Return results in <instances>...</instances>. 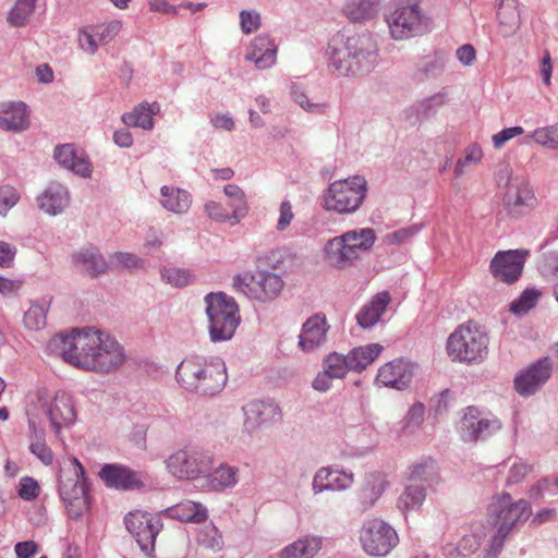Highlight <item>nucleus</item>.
<instances>
[{
	"label": "nucleus",
	"mask_w": 558,
	"mask_h": 558,
	"mask_svg": "<svg viewBox=\"0 0 558 558\" xmlns=\"http://www.w3.org/2000/svg\"><path fill=\"white\" fill-rule=\"evenodd\" d=\"M19 192L10 185L0 187V215L4 216L19 202Z\"/></svg>",
	"instance_id": "55"
},
{
	"label": "nucleus",
	"mask_w": 558,
	"mask_h": 558,
	"mask_svg": "<svg viewBox=\"0 0 558 558\" xmlns=\"http://www.w3.org/2000/svg\"><path fill=\"white\" fill-rule=\"evenodd\" d=\"M381 0H351L345 5L347 16L353 22L372 19L377 13Z\"/></svg>",
	"instance_id": "39"
},
{
	"label": "nucleus",
	"mask_w": 558,
	"mask_h": 558,
	"mask_svg": "<svg viewBox=\"0 0 558 558\" xmlns=\"http://www.w3.org/2000/svg\"><path fill=\"white\" fill-rule=\"evenodd\" d=\"M53 157L59 165L82 178H89L92 175L90 162L83 154H77L74 144L57 145Z\"/></svg>",
	"instance_id": "25"
},
{
	"label": "nucleus",
	"mask_w": 558,
	"mask_h": 558,
	"mask_svg": "<svg viewBox=\"0 0 558 558\" xmlns=\"http://www.w3.org/2000/svg\"><path fill=\"white\" fill-rule=\"evenodd\" d=\"M523 132V128L521 126L506 128L493 136L494 146L496 148H500L505 145L506 142L518 135H521Z\"/></svg>",
	"instance_id": "60"
},
{
	"label": "nucleus",
	"mask_w": 558,
	"mask_h": 558,
	"mask_svg": "<svg viewBox=\"0 0 558 558\" xmlns=\"http://www.w3.org/2000/svg\"><path fill=\"white\" fill-rule=\"evenodd\" d=\"M489 338L477 324L468 322L460 325L448 337L446 351L453 362L477 364L488 354Z\"/></svg>",
	"instance_id": "6"
},
{
	"label": "nucleus",
	"mask_w": 558,
	"mask_h": 558,
	"mask_svg": "<svg viewBox=\"0 0 558 558\" xmlns=\"http://www.w3.org/2000/svg\"><path fill=\"white\" fill-rule=\"evenodd\" d=\"M36 0H16L10 10L7 21L13 27L24 26L34 13Z\"/></svg>",
	"instance_id": "43"
},
{
	"label": "nucleus",
	"mask_w": 558,
	"mask_h": 558,
	"mask_svg": "<svg viewBox=\"0 0 558 558\" xmlns=\"http://www.w3.org/2000/svg\"><path fill=\"white\" fill-rule=\"evenodd\" d=\"M330 326L325 314L316 313L305 320L299 336V347L306 352L314 351L326 342Z\"/></svg>",
	"instance_id": "22"
},
{
	"label": "nucleus",
	"mask_w": 558,
	"mask_h": 558,
	"mask_svg": "<svg viewBox=\"0 0 558 558\" xmlns=\"http://www.w3.org/2000/svg\"><path fill=\"white\" fill-rule=\"evenodd\" d=\"M98 475L108 488L131 492L145 487L142 473L123 464L107 463L102 465Z\"/></svg>",
	"instance_id": "18"
},
{
	"label": "nucleus",
	"mask_w": 558,
	"mask_h": 558,
	"mask_svg": "<svg viewBox=\"0 0 558 558\" xmlns=\"http://www.w3.org/2000/svg\"><path fill=\"white\" fill-rule=\"evenodd\" d=\"M213 463L211 453L197 447L178 450L166 460L167 468L172 475L187 481L205 477L211 471Z\"/></svg>",
	"instance_id": "12"
},
{
	"label": "nucleus",
	"mask_w": 558,
	"mask_h": 558,
	"mask_svg": "<svg viewBox=\"0 0 558 558\" xmlns=\"http://www.w3.org/2000/svg\"><path fill=\"white\" fill-rule=\"evenodd\" d=\"M324 369L332 378H343L348 371L351 369L349 356L337 352L328 354L324 360Z\"/></svg>",
	"instance_id": "44"
},
{
	"label": "nucleus",
	"mask_w": 558,
	"mask_h": 558,
	"mask_svg": "<svg viewBox=\"0 0 558 558\" xmlns=\"http://www.w3.org/2000/svg\"><path fill=\"white\" fill-rule=\"evenodd\" d=\"M447 54L444 51H435L422 57L416 63L413 80L424 82L440 75L446 66Z\"/></svg>",
	"instance_id": "30"
},
{
	"label": "nucleus",
	"mask_w": 558,
	"mask_h": 558,
	"mask_svg": "<svg viewBox=\"0 0 558 558\" xmlns=\"http://www.w3.org/2000/svg\"><path fill=\"white\" fill-rule=\"evenodd\" d=\"M531 515L532 507L529 500H514L507 492L494 495L487 508V521L496 529L490 539L489 555L498 556L509 534Z\"/></svg>",
	"instance_id": "4"
},
{
	"label": "nucleus",
	"mask_w": 558,
	"mask_h": 558,
	"mask_svg": "<svg viewBox=\"0 0 558 558\" xmlns=\"http://www.w3.org/2000/svg\"><path fill=\"white\" fill-rule=\"evenodd\" d=\"M243 412L245 415L244 426L250 432L281 418V410L274 400H253L243 407Z\"/></svg>",
	"instance_id": "20"
},
{
	"label": "nucleus",
	"mask_w": 558,
	"mask_h": 558,
	"mask_svg": "<svg viewBox=\"0 0 558 558\" xmlns=\"http://www.w3.org/2000/svg\"><path fill=\"white\" fill-rule=\"evenodd\" d=\"M504 202L508 213L513 217H519L532 209L537 201L529 182L521 180L517 184H511Z\"/></svg>",
	"instance_id": "24"
},
{
	"label": "nucleus",
	"mask_w": 558,
	"mask_h": 558,
	"mask_svg": "<svg viewBox=\"0 0 558 558\" xmlns=\"http://www.w3.org/2000/svg\"><path fill=\"white\" fill-rule=\"evenodd\" d=\"M208 331L213 342L230 340L241 323L239 305L225 292H210L205 299Z\"/></svg>",
	"instance_id": "7"
},
{
	"label": "nucleus",
	"mask_w": 558,
	"mask_h": 558,
	"mask_svg": "<svg viewBox=\"0 0 558 558\" xmlns=\"http://www.w3.org/2000/svg\"><path fill=\"white\" fill-rule=\"evenodd\" d=\"M73 266L81 272L95 278L107 271L104 256L95 247H83L71 255Z\"/></svg>",
	"instance_id": "27"
},
{
	"label": "nucleus",
	"mask_w": 558,
	"mask_h": 558,
	"mask_svg": "<svg viewBox=\"0 0 558 558\" xmlns=\"http://www.w3.org/2000/svg\"><path fill=\"white\" fill-rule=\"evenodd\" d=\"M277 47L269 35L262 34L254 38L251 45V51L247 58L256 64L258 69H267L276 61Z\"/></svg>",
	"instance_id": "28"
},
{
	"label": "nucleus",
	"mask_w": 558,
	"mask_h": 558,
	"mask_svg": "<svg viewBox=\"0 0 558 558\" xmlns=\"http://www.w3.org/2000/svg\"><path fill=\"white\" fill-rule=\"evenodd\" d=\"M232 287L236 292L243 293L252 300L268 303L280 296L284 281L280 274L257 266L253 272L245 271L235 275Z\"/></svg>",
	"instance_id": "10"
},
{
	"label": "nucleus",
	"mask_w": 558,
	"mask_h": 558,
	"mask_svg": "<svg viewBox=\"0 0 558 558\" xmlns=\"http://www.w3.org/2000/svg\"><path fill=\"white\" fill-rule=\"evenodd\" d=\"M390 35L396 40L421 36L432 28V20L415 0H392L385 13Z\"/></svg>",
	"instance_id": "5"
},
{
	"label": "nucleus",
	"mask_w": 558,
	"mask_h": 558,
	"mask_svg": "<svg viewBox=\"0 0 558 558\" xmlns=\"http://www.w3.org/2000/svg\"><path fill=\"white\" fill-rule=\"evenodd\" d=\"M205 210L207 215L217 221L225 222L232 218V215L219 203L209 201L205 204Z\"/></svg>",
	"instance_id": "58"
},
{
	"label": "nucleus",
	"mask_w": 558,
	"mask_h": 558,
	"mask_svg": "<svg viewBox=\"0 0 558 558\" xmlns=\"http://www.w3.org/2000/svg\"><path fill=\"white\" fill-rule=\"evenodd\" d=\"M538 269L544 276H554L558 278V253H544L538 263Z\"/></svg>",
	"instance_id": "56"
},
{
	"label": "nucleus",
	"mask_w": 558,
	"mask_h": 558,
	"mask_svg": "<svg viewBox=\"0 0 558 558\" xmlns=\"http://www.w3.org/2000/svg\"><path fill=\"white\" fill-rule=\"evenodd\" d=\"M532 468L523 462L514 463L507 477V485L518 484L531 472Z\"/></svg>",
	"instance_id": "59"
},
{
	"label": "nucleus",
	"mask_w": 558,
	"mask_h": 558,
	"mask_svg": "<svg viewBox=\"0 0 558 558\" xmlns=\"http://www.w3.org/2000/svg\"><path fill=\"white\" fill-rule=\"evenodd\" d=\"M153 110L148 102H142L136 106L131 112L122 116V121L128 126L142 128L150 130L154 126Z\"/></svg>",
	"instance_id": "38"
},
{
	"label": "nucleus",
	"mask_w": 558,
	"mask_h": 558,
	"mask_svg": "<svg viewBox=\"0 0 558 558\" xmlns=\"http://www.w3.org/2000/svg\"><path fill=\"white\" fill-rule=\"evenodd\" d=\"M160 203L162 207L169 211L183 214L191 207L192 197L185 190L165 185L160 189Z\"/></svg>",
	"instance_id": "33"
},
{
	"label": "nucleus",
	"mask_w": 558,
	"mask_h": 558,
	"mask_svg": "<svg viewBox=\"0 0 558 558\" xmlns=\"http://www.w3.org/2000/svg\"><path fill=\"white\" fill-rule=\"evenodd\" d=\"M291 96L293 100L300 105L301 108L311 113H320L323 112V105L318 102H312L304 89L298 84H292L291 86Z\"/></svg>",
	"instance_id": "52"
},
{
	"label": "nucleus",
	"mask_w": 558,
	"mask_h": 558,
	"mask_svg": "<svg viewBox=\"0 0 558 558\" xmlns=\"http://www.w3.org/2000/svg\"><path fill=\"white\" fill-rule=\"evenodd\" d=\"M162 280L174 288H184L192 282L189 270L177 267H163L160 269Z\"/></svg>",
	"instance_id": "45"
},
{
	"label": "nucleus",
	"mask_w": 558,
	"mask_h": 558,
	"mask_svg": "<svg viewBox=\"0 0 558 558\" xmlns=\"http://www.w3.org/2000/svg\"><path fill=\"white\" fill-rule=\"evenodd\" d=\"M16 247L8 242L0 241V266L9 268L13 265Z\"/></svg>",
	"instance_id": "63"
},
{
	"label": "nucleus",
	"mask_w": 558,
	"mask_h": 558,
	"mask_svg": "<svg viewBox=\"0 0 558 558\" xmlns=\"http://www.w3.org/2000/svg\"><path fill=\"white\" fill-rule=\"evenodd\" d=\"M354 474L351 471L320 468L314 475L312 489L315 495L327 490H344L351 487Z\"/></svg>",
	"instance_id": "23"
},
{
	"label": "nucleus",
	"mask_w": 558,
	"mask_h": 558,
	"mask_svg": "<svg viewBox=\"0 0 558 558\" xmlns=\"http://www.w3.org/2000/svg\"><path fill=\"white\" fill-rule=\"evenodd\" d=\"M205 478L210 489L220 492L225 488L233 487L238 483V469L220 464L218 468H213Z\"/></svg>",
	"instance_id": "36"
},
{
	"label": "nucleus",
	"mask_w": 558,
	"mask_h": 558,
	"mask_svg": "<svg viewBox=\"0 0 558 558\" xmlns=\"http://www.w3.org/2000/svg\"><path fill=\"white\" fill-rule=\"evenodd\" d=\"M291 260L292 258L290 254L283 250H272L257 258L259 267L265 266V269H269L270 271L280 274L281 276L287 274L286 264Z\"/></svg>",
	"instance_id": "41"
},
{
	"label": "nucleus",
	"mask_w": 558,
	"mask_h": 558,
	"mask_svg": "<svg viewBox=\"0 0 558 558\" xmlns=\"http://www.w3.org/2000/svg\"><path fill=\"white\" fill-rule=\"evenodd\" d=\"M498 29L502 37L513 36L521 25V16L517 0H509L498 4Z\"/></svg>",
	"instance_id": "31"
},
{
	"label": "nucleus",
	"mask_w": 558,
	"mask_h": 558,
	"mask_svg": "<svg viewBox=\"0 0 558 558\" xmlns=\"http://www.w3.org/2000/svg\"><path fill=\"white\" fill-rule=\"evenodd\" d=\"M26 105L22 101L11 104L0 112V129L21 132L29 126Z\"/></svg>",
	"instance_id": "32"
},
{
	"label": "nucleus",
	"mask_w": 558,
	"mask_h": 558,
	"mask_svg": "<svg viewBox=\"0 0 558 558\" xmlns=\"http://www.w3.org/2000/svg\"><path fill=\"white\" fill-rule=\"evenodd\" d=\"M533 140L543 146L549 147L551 149H558V123L536 129L532 133Z\"/></svg>",
	"instance_id": "50"
},
{
	"label": "nucleus",
	"mask_w": 558,
	"mask_h": 558,
	"mask_svg": "<svg viewBox=\"0 0 558 558\" xmlns=\"http://www.w3.org/2000/svg\"><path fill=\"white\" fill-rule=\"evenodd\" d=\"M384 489L385 486L380 475L377 473H371L365 478V487L362 492V498L365 501L374 504V501L383 494Z\"/></svg>",
	"instance_id": "49"
},
{
	"label": "nucleus",
	"mask_w": 558,
	"mask_h": 558,
	"mask_svg": "<svg viewBox=\"0 0 558 558\" xmlns=\"http://www.w3.org/2000/svg\"><path fill=\"white\" fill-rule=\"evenodd\" d=\"M501 428L497 417H484L478 408L470 405L458 424V432L465 442L483 441Z\"/></svg>",
	"instance_id": "15"
},
{
	"label": "nucleus",
	"mask_w": 558,
	"mask_h": 558,
	"mask_svg": "<svg viewBox=\"0 0 558 558\" xmlns=\"http://www.w3.org/2000/svg\"><path fill=\"white\" fill-rule=\"evenodd\" d=\"M425 407L421 402H415L405 415L407 426H418L424 418Z\"/></svg>",
	"instance_id": "64"
},
{
	"label": "nucleus",
	"mask_w": 558,
	"mask_h": 558,
	"mask_svg": "<svg viewBox=\"0 0 558 558\" xmlns=\"http://www.w3.org/2000/svg\"><path fill=\"white\" fill-rule=\"evenodd\" d=\"M444 104V96L436 94L420 101L415 107L416 118L428 119L436 113V109Z\"/></svg>",
	"instance_id": "51"
},
{
	"label": "nucleus",
	"mask_w": 558,
	"mask_h": 558,
	"mask_svg": "<svg viewBox=\"0 0 558 558\" xmlns=\"http://www.w3.org/2000/svg\"><path fill=\"white\" fill-rule=\"evenodd\" d=\"M530 255L527 250L499 251L493 257L489 269L495 279L514 283L522 276L526 257Z\"/></svg>",
	"instance_id": "16"
},
{
	"label": "nucleus",
	"mask_w": 558,
	"mask_h": 558,
	"mask_svg": "<svg viewBox=\"0 0 558 558\" xmlns=\"http://www.w3.org/2000/svg\"><path fill=\"white\" fill-rule=\"evenodd\" d=\"M58 483L59 495L69 517L77 520L90 506L87 476L83 464L73 458L70 468L60 471Z\"/></svg>",
	"instance_id": "8"
},
{
	"label": "nucleus",
	"mask_w": 558,
	"mask_h": 558,
	"mask_svg": "<svg viewBox=\"0 0 558 558\" xmlns=\"http://www.w3.org/2000/svg\"><path fill=\"white\" fill-rule=\"evenodd\" d=\"M47 349L76 367L99 373H109L125 360L122 345L93 327L74 328L68 335L57 333L48 341Z\"/></svg>",
	"instance_id": "1"
},
{
	"label": "nucleus",
	"mask_w": 558,
	"mask_h": 558,
	"mask_svg": "<svg viewBox=\"0 0 558 558\" xmlns=\"http://www.w3.org/2000/svg\"><path fill=\"white\" fill-rule=\"evenodd\" d=\"M175 379L186 391L213 397L228 381L227 367L219 356L190 355L178 365Z\"/></svg>",
	"instance_id": "3"
},
{
	"label": "nucleus",
	"mask_w": 558,
	"mask_h": 558,
	"mask_svg": "<svg viewBox=\"0 0 558 558\" xmlns=\"http://www.w3.org/2000/svg\"><path fill=\"white\" fill-rule=\"evenodd\" d=\"M198 544L213 550H220L223 545L222 536L218 529L213 525H206L198 535Z\"/></svg>",
	"instance_id": "48"
},
{
	"label": "nucleus",
	"mask_w": 558,
	"mask_h": 558,
	"mask_svg": "<svg viewBox=\"0 0 558 558\" xmlns=\"http://www.w3.org/2000/svg\"><path fill=\"white\" fill-rule=\"evenodd\" d=\"M46 414L56 435H59L63 426L73 424L76 420V411L70 395L59 391L53 400L46 405Z\"/></svg>",
	"instance_id": "21"
},
{
	"label": "nucleus",
	"mask_w": 558,
	"mask_h": 558,
	"mask_svg": "<svg viewBox=\"0 0 558 558\" xmlns=\"http://www.w3.org/2000/svg\"><path fill=\"white\" fill-rule=\"evenodd\" d=\"M383 347L378 343H372L364 347H357L348 354L352 371L361 372L371 365L381 352Z\"/></svg>",
	"instance_id": "37"
},
{
	"label": "nucleus",
	"mask_w": 558,
	"mask_h": 558,
	"mask_svg": "<svg viewBox=\"0 0 558 558\" xmlns=\"http://www.w3.org/2000/svg\"><path fill=\"white\" fill-rule=\"evenodd\" d=\"M390 300L388 291L377 293L372 301L364 305L356 314L359 326L364 329L373 327L385 313Z\"/></svg>",
	"instance_id": "29"
},
{
	"label": "nucleus",
	"mask_w": 558,
	"mask_h": 558,
	"mask_svg": "<svg viewBox=\"0 0 558 558\" xmlns=\"http://www.w3.org/2000/svg\"><path fill=\"white\" fill-rule=\"evenodd\" d=\"M280 216L277 222V230L284 231L294 218V214L292 211V205L289 201H283L280 205Z\"/></svg>",
	"instance_id": "62"
},
{
	"label": "nucleus",
	"mask_w": 558,
	"mask_h": 558,
	"mask_svg": "<svg viewBox=\"0 0 558 558\" xmlns=\"http://www.w3.org/2000/svg\"><path fill=\"white\" fill-rule=\"evenodd\" d=\"M433 471H434V465H433L432 460L416 464L413 466V470L410 475V480L427 482L429 476L433 475Z\"/></svg>",
	"instance_id": "61"
},
{
	"label": "nucleus",
	"mask_w": 558,
	"mask_h": 558,
	"mask_svg": "<svg viewBox=\"0 0 558 558\" xmlns=\"http://www.w3.org/2000/svg\"><path fill=\"white\" fill-rule=\"evenodd\" d=\"M38 207L50 216L61 214L70 203L68 189L57 182H51L37 197Z\"/></svg>",
	"instance_id": "26"
},
{
	"label": "nucleus",
	"mask_w": 558,
	"mask_h": 558,
	"mask_svg": "<svg viewBox=\"0 0 558 558\" xmlns=\"http://www.w3.org/2000/svg\"><path fill=\"white\" fill-rule=\"evenodd\" d=\"M377 45L368 32L338 34L329 41L326 56L328 66L341 76H362L377 62Z\"/></svg>",
	"instance_id": "2"
},
{
	"label": "nucleus",
	"mask_w": 558,
	"mask_h": 558,
	"mask_svg": "<svg viewBox=\"0 0 558 558\" xmlns=\"http://www.w3.org/2000/svg\"><path fill=\"white\" fill-rule=\"evenodd\" d=\"M367 182L364 177L354 175L332 182L325 196L324 207L339 214L356 211L366 197Z\"/></svg>",
	"instance_id": "11"
},
{
	"label": "nucleus",
	"mask_w": 558,
	"mask_h": 558,
	"mask_svg": "<svg viewBox=\"0 0 558 558\" xmlns=\"http://www.w3.org/2000/svg\"><path fill=\"white\" fill-rule=\"evenodd\" d=\"M167 513L181 522L202 523L207 520V509L199 502L184 501L167 509Z\"/></svg>",
	"instance_id": "34"
},
{
	"label": "nucleus",
	"mask_w": 558,
	"mask_h": 558,
	"mask_svg": "<svg viewBox=\"0 0 558 558\" xmlns=\"http://www.w3.org/2000/svg\"><path fill=\"white\" fill-rule=\"evenodd\" d=\"M322 548V538L305 536L286 546L280 558H313Z\"/></svg>",
	"instance_id": "35"
},
{
	"label": "nucleus",
	"mask_w": 558,
	"mask_h": 558,
	"mask_svg": "<svg viewBox=\"0 0 558 558\" xmlns=\"http://www.w3.org/2000/svg\"><path fill=\"white\" fill-rule=\"evenodd\" d=\"M225 194L230 198L232 218L239 222L247 213V204L244 192L236 184H228L223 189Z\"/></svg>",
	"instance_id": "42"
},
{
	"label": "nucleus",
	"mask_w": 558,
	"mask_h": 558,
	"mask_svg": "<svg viewBox=\"0 0 558 558\" xmlns=\"http://www.w3.org/2000/svg\"><path fill=\"white\" fill-rule=\"evenodd\" d=\"M29 451L45 465H50L53 461V453L51 449L46 445V439L31 441Z\"/></svg>",
	"instance_id": "57"
},
{
	"label": "nucleus",
	"mask_w": 558,
	"mask_h": 558,
	"mask_svg": "<svg viewBox=\"0 0 558 558\" xmlns=\"http://www.w3.org/2000/svg\"><path fill=\"white\" fill-rule=\"evenodd\" d=\"M39 493L40 487L35 478L31 476H24L20 480L17 488V495L20 498L25 501H33L39 496Z\"/></svg>",
	"instance_id": "53"
},
{
	"label": "nucleus",
	"mask_w": 558,
	"mask_h": 558,
	"mask_svg": "<svg viewBox=\"0 0 558 558\" xmlns=\"http://www.w3.org/2000/svg\"><path fill=\"white\" fill-rule=\"evenodd\" d=\"M375 241L376 233L372 228L350 230L327 242L326 257L332 266L342 269L356 260L360 252H369Z\"/></svg>",
	"instance_id": "9"
},
{
	"label": "nucleus",
	"mask_w": 558,
	"mask_h": 558,
	"mask_svg": "<svg viewBox=\"0 0 558 558\" xmlns=\"http://www.w3.org/2000/svg\"><path fill=\"white\" fill-rule=\"evenodd\" d=\"M124 524L142 553L153 558L157 535L163 526L161 519L146 511L135 510L124 517Z\"/></svg>",
	"instance_id": "13"
},
{
	"label": "nucleus",
	"mask_w": 558,
	"mask_h": 558,
	"mask_svg": "<svg viewBox=\"0 0 558 558\" xmlns=\"http://www.w3.org/2000/svg\"><path fill=\"white\" fill-rule=\"evenodd\" d=\"M47 307L45 304H33L24 314V325L31 330H39L46 326Z\"/></svg>",
	"instance_id": "47"
},
{
	"label": "nucleus",
	"mask_w": 558,
	"mask_h": 558,
	"mask_svg": "<svg viewBox=\"0 0 558 558\" xmlns=\"http://www.w3.org/2000/svg\"><path fill=\"white\" fill-rule=\"evenodd\" d=\"M541 296L539 291L536 289H526L521 295L510 304V312L517 315L526 314L531 308L536 305L538 298Z\"/></svg>",
	"instance_id": "46"
},
{
	"label": "nucleus",
	"mask_w": 558,
	"mask_h": 558,
	"mask_svg": "<svg viewBox=\"0 0 558 558\" xmlns=\"http://www.w3.org/2000/svg\"><path fill=\"white\" fill-rule=\"evenodd\" d=\"M414 368L415 365L408 360H393L378 369L376 383L396 390H404L412 381Z\"/></svg>",
	"instance_id": "19"
},
{
	"label": "nucleus",
	"mask_w": 558,
	"mask_h": 558,
	"mask_svg": "<svg viewBox=\"0 0 558 558\" xmlns=\"http://www.w3.org/2000/svg\"><path fill=\"white\" fill-rule=\"evenodd\" d=\"M553 363L545 356L520 371L513 380L514 390L522 397L535 395L550 378Z\"/></svg>",
	"instance_id": "17"
},
{
	"label": "nucleus",
	"mask_w": 558,
	"mask_h": 558,
	"mask_svg": "<svg viewBox=\"0 0 558 558\" xmlns=\"http://www.w3.org/2000/svg\"><path fill=\"white\" fill-rule=\"evenodd\" d=\"M260 14L255 10L240 12V27L244 34H252L260 27Z\"/></svg>",
	"instance_id": "54"
},
{
	"label": "nucleus",
	"mask_w": 558,
	"mask_h": 558,
	"mask_svg": "<svg viewBox=\"0 0 558 558\" xmlns=\"http://www.w3.org/2000/svg\"><path fill=\"white\" fill-rule=\"evenodd\" d=\"M360 542L369 556L384 557L398 545L399 536L390 524L380 519H372L363 524Z\"/></svg>",
	"instance_id": "14"
},
{
	"label": "nucleus",
	"mask_w": 558,
	"mask_h": 558,
	"mask_svg": "<svg viewBox=\"0 0 558 558\" xmlns=\"http://www.w3.org/2000/svg\"><path fill=\"white\" fill-rule=\"evenodd\" d=\"M426 498V489L418 484H410L398 499V507L402 511L418 509Z\"/></svg>",
	"instance_id": "40"
}]
</instances>
